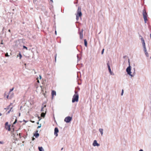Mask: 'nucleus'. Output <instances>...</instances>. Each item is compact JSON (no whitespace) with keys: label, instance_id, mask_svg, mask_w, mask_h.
Returning a JSON list of instances; mask_svg holds the SVG:
<instances>
[{"label":"nucleus","instance_id":"nucleus-1","mask_svg":"<svg viewBox=\"0 0 151 151\" xmlns=\"http://www.w3.org/2000/svg\"><path fill=\"white\" fill-rule=\"evenodd\" d=\"M128 63L129 66L127 67V68L126 69V72H127V74L130 75L131 77H133L134 76L135 73V68H134V71L133 73V74H132V72H131V67L130 65L129 60V59H128Z\"/></svg>","mask_w":151,"mask_h":151},{"label":"nucleus","instance_id":"nucleus-2","mask_svg":"<svg viewBox=\"0 0 151 151\" xmlns=\"http://www.w3.org/2000/svg\"><path fill=\"white\" fill-rule=\"evenodd\" d=\"M75 94L73 96L72 98V103H74L75 102H77L78 101L79 96L78 93V92L75 91Z\"/></svg>","mask_w":151,"mask_h":151},{"label":"nucleus","instance_id":"nucleus-3","mask_svg":"<svg viewBox=\"0 0 151 151\" xmlns=\"http://www.w3.org/2000/svg\"><path fill=\"white\" fill-rule=\"evenodd\" d=\"M142 14L145 23H146V21L147 20V14L146 12V11L145 9H143V10Z\"/></svg>","mask_w":151,"mask_h":151},{"label":"nucleus","instance_id":"nucleus-4","mask_svg":"<svg viewBox=\"0 0 151 151\" xmlns=\"http://www.w3.org/2000/svg\"><path fill=\"white\" fill-rule=\"evenodd\" d=\"M81 8L80 7H78V10H77V14L76 16H78L81 17L82 16V14L81 12Z\"/></svg>","mask_w":151,"mask_h":151},{"label":"nucleus","instance_id":"nucleus-5","mask_svg":"<svg viewBox=\"0 0 151 151\" xmlns=\"http://www.w3.org/2000/svg\"><path fill=\"white\" fill-rule=\"evenodd\" d=\"M72 117L70 116L65 117L64 119V121L66 123H69L72 120Z\"/></svg>","mask_w":151,"mask_h":151},{"label":"nucleus","instance_id":"nucleus-6","mask_svg":"<svg viewBox=\"0 0 151 151\" xmlns=\"http://www.w3.org/2000/svg\"><path fill=\"white\" fill-rule=\"evenodd\" d=\"M140 39L141 41V42L142 44V47H143V49L146 48V47L145 42L143 38L142 37L141 38H140Z\"/></svg>","mask_w":151,"mask_h":151},{"label":"nucleus","instance_id":"nucleus-7","mask_svg":"<svg viewBox=\"0 0 151 151\" xmlns=\"http://www.w3.org/2000/svg\"><path fill=\"white\" fill-rule=\"evenodd\" d=\"M59 130L58 129L57 127H55L54 129V134L56 136H57L58 135V132Z\"/></svg>","mask_w":151,"mask_h":151},{"label":"nucleus","instance_id":"nucleus-8","mask_svg":"<svg viewBox=\"0 0 151 151\" xmlns=\"http://www.w3.org/2000/svg\"><path fill=\"white\" fill-rule=\"evenodd\" d=\"M93 145L94 146H99L100 145L98 143H97V141L96 140H94L93 141Z\"/></svg>","mask_w":151,"mask_h":151},{"label":"nucleus","instance_id":"nucleus-9","mask_svg":"<svg viewBox=\"0 0 151 151\" xmlns=\"http://www.w3.org/2000/svg\"><path fill=\"white\" fill-rule=\"evenodd\" d=\"M144 51L145 55L147 57H148L149 56V54L147 52V50L146 48L145 49H143Z\"/></svg>","mask_w":151,"mask_h":151},{"label":"nucleus","instance_id":"nucleus-10","mask_svg":"<svg viewBox=\"0 0 151 151\" xmlns=\"http://www.w3.org/2000/svg\"><path fill=\"white\" fill-rule=\"evenodd\" d=\"M108 70H109V72L111 74V75H114V73L113 72H112L111 71V68H110V67H108Z\"/></svg>","mask_w":151,"mask_h":151},{"label":"nucleus","instance_id":"nucleus-11","mask_svg":"<svg viewBox=\"0 0 151 151\" xmlns=\"http://www.w3.org/2000/svg\"><path fill=\"white\" fill-rule=\"evenodd\" d=\"M12 119H15V121L13 122V124H15L16 122H17V117L16 116H14L13 118H12Z\"/></svg>","mask_w":151,"mask_h":151},{"label":"nucleus","instance_id":"nucleus-12","mask_svg":"<svg viewBox=\"0 0 151 151\" xmlns=\"http://www.w3.org/2000/svg\"><path fill=\"white\" fill-rule=\"evenodd\" d=\"M34 136L36 138H37L39 136V134L37 132L35 133L34 134Z\"/></svg>","mask_w":151,"mask_h":151},{"label":"nucleus","instance_id":"nucleus-13","mask_svg":"<svg viewBox=\"0 0 151 151\" xmlns=\"http://www.w3.org/2000/svg\"><path fill=\"white\" fill-rule=\"evenodd\" d=\"M103 129H102L100 128L99 129V131L100 132L101 136H102V135L103 134Z\"/></svg>","mask_w":151,"mask_h":151},{"label":"nucleus","instance_id":"nucleus-14","mask_svg":"<svg viewBox=\"0 0 151 151\" xmlns=\"http://www.w3.org/2000/svg\"><path fill=\"white\" fill-rule=\"evenodd\" d=\"M20 135H21V134L20 133H19V134H18L16 132L15 133V134H14V136H15L16 135H17V136H18V137H19L18 138H21Z\"/></svg>","mask_w":151,"mask_h":151},{"label":"nucleus","instance_id":"nucleus-15","mask_svg":"<svg viewBox=\"0 0 151 151\" xmlns=\"http://www.w3.org/2000/svg\"><path fill=\"white\" fill-rule=\"evenodd\" d=\"M38 149L39 151H44V150L42 147H38Z\"/></svg>","mask_w":151,"mask_h":151},{"label":"nucleus","instance_id":"nucleus-16","mask_svg":"<svg viewBox=\"0 0 151 151\" xmlns=\"http://www.w3.org/2000/svg\"><path fill=\"white\" fill-rule=\"evenodd\" d=\"M6 129L8 130L9 131L10 130V125H7L6 127H5Z\"/></svg>","mask_w":151,"mask_h":151},{"label":"nucleus","instance_id":"nucleus-17","mask_svg":"<svg viewBox=\"0 0 151 151\" xmlns=\"http://www.w3.org/2000/svg\"><path fill=\"white\" fill-rule=\"evenodd\" d=\"M52 95L53 96L54 95H56V92L54 91H52Z\"/></svg>","mask_w":151,"mask_h":151},{"label":"nucleus","instance_id":"nucleus-18","mask_svg":"<svg viewBox=\"0 0 151 151\" xmlns=\"http://www.w3.org/2000/svg\"><path fill=\"white\" fill-rule=\"evenodd\" d=\"M84 45L86 47H87V42L86 41V39L84 40Z\"/></svg>","mask_w":151,"mask_h":151},{"label":"nucleus","instance_id":"nucleus-19","mask_svg":"<svg viewBox=\"0 0 151 151\" xmlns=\"http://www.w3.org/2000/svg\"><path fill=\"white\" fill-rule=\"evenodd\" d=\"M46 106V105H45L44 107H42L41 109V111L42 112L44 111V109L45 107Z\"/></svg>","mask_w":151,"mask_h":151},{"label":"nucleus","instance_id":"nucleus-20","mask_svg":"<svg viewBox=\"0 0 151 151\" xmlns=\"http://www.w3.org/2000/svg\"><path fill=\"white\" fill-rule=\"evenodd\" d=\"M45 115V114L44 112H42L41 114V116L42 117H44Z\"/></svg>","mask_w":151,"mask_h":151},{"label":"nucleus","instance_id":"nucleus-21","mask_svg":"<svg viewBox=\"0 0 151 151\" xmlns=\"http://www.w3.org/2000/svg\"><path fill=\"white\" fill-rule=\"evenodd\" d=\"M107 66L108 68L110 67V63L109 61H108L107 63Z\"/></svg>","mask_w":151,"mask_h":151},{"label":"nucleus","instance_id":"nucleus-22","mask_svg":"<svg viewBox=\"0 0 151 151\" xmlns=\"http://www.w3.org/2000/svg\"><path fill=\"white\" fill-rule=\"evenodd\" d=\"M14 89V88L13 87L12 88V89H11L10 90V91H9V94H10V93H11V92L13 91V90Z\"/></svg>","mask_w":151,"mask_h":151},{"label":"nucleus","instance_id":"nucleus-23","mask_svg":"<svg viewBox=\"0 0 151 151\" xmlns=\"http://www.w3.org/2000/svg\"><path fill=\"white\" fill-rule=\"evenodd\" d=\"M10 106H11V105H9L8 106H7V107L6 108H4V109H6V110L9 109Z\"/></svg>","mask_w":151,"mask_h":151},{"label":"nucleus","instance_id":"nucleus-24","mask_svg":"<svg viewBox=\"0 0 151 151\" xmlns=\"http://www.w3.org/2000/svg\"><path fill=\"white\" fill-rule=\"evenodd\" d=\"M83 30L82 29V30L79 32V35L83 34Z\"/></svg>","mask_w":151,"mask_h":151},{"label":"nucleus","instance_id":"nucleus-25","mask_svg":"<svg viewBox=\"0 0 151 151\" xmlns=\"http://www.w3.org/2000/svg\"><path fill=\"white\" fill-rule=\"evenodd\" d=\"M80 38L81 39H82L83 38V34L80 35Z\"/></svg>","mask_w":151,"mask_h":151},{"label":"nucleus","instance_id":"nucleus-26","mask_svg":"<svg viewBox=\"0 0 151 151\" xmlns=\"http://www.w3.org/2000/svg\"><path fill=\"white\" fill-rule=\"evenodd\" d=\"M10 94H11V95L9 96V97H10L11 98H12L13 97L14 94L13 93H11L9 95H10Z\"/></svg>","mask_w":151,"mask_h":151},{"label":"nucleus","instance_id":"nucleus-27","mask_svg":"<svg viewBox=\"0 0 151 151\" xmlns=\"http://www.w3.org/2000/svg\"><path fill=\"white\" fill-rule=\"evenodd\" d=\"M80 17L76 16V19L77 21H78L79 19V17Z\"/></svg>","mask_w":151,"mask_h":151},{"label":"nucleus","instance_id":"nucleus-28","mask_svg":"<svg viewBox=\"0 0 151 151\" xmlns=\"http://www.w3.org/2000/svg\"><path fill=\"white\" fill-rule=\"evenodd\" d=\"M23 49H26V50H27V48L25 46H23Z\"/></svg>","mask_w":151,"mask_h":151},{"label":"nucleus","instance_id":"nucleus-29","mask_svg":"<svg viewBox=\"0 0 151 151\" xmlns=\"http://www.w3.org/2000/svg\"><path fill=\"white\" fill-rule=\"evenodd\" d=\"M5 127H6L7 126V125H8V122H6L5 123Z\"/></svg>","mask_w":151,"mask_h":151},{"label":"nucleus","instance_id":"nucleus-30","mask_svg":"<svg viewBox=\"0 0 151 151\" xmlns=\"http://www.w3.org/2000/svg\"><path fill=\"white\" fill-rule=\"evenodd\" d=\"M5 56L6 57H8V56H9V55H8V53L7 52L5 54Z\"/></svg>","mask_w":151,"mask_h":151},{"label":"nucleus","instance_id":"nucleus-31","mask_svg":"<svg viewBox=\"0 0 151 151\" xmlns=\"http://www.w3.org/2000/svg\"><path fill=\"white\" fill-rule=\"evenodd\" d=\"M19 58H20V59H21V58L22 57V55L20 53H19Z\"/></svg>","mask_w":151,"mask_h":151},{"label":"nucleus","instance_id":"nucleus-32","mask_svg":"<svg viewBox=\"0 0 151 151\" xmlns=\"http://www.w3.org/2000/svg\"><path fill=\"white\" fill-rule=\"evenodd\" d=\"M123 93H124V90H122V93H121V95L122 96L123 95Z\"/></svg>","mask_w":151,"mask_h":151},{"label":"nucleus","instance_id":"nucleus-33","mask_svg":"<svg viewBox=\"0 0 151 151\" xmlns=\"http://www.w3.org/2000/svg\"><path fill=\"white\" fill-rule=\"evenodd\" d=\"M104 51V49H103L101 51V54L102 55L103 54Z\"/></svg>","mask_w":151,"mask_h":151},{"label":"nucleus","instance_id":"nucleus-34","mask_svg":"<svg viewBox=\"0 0 151 151\" xmlns=\"http://www.w3.org/2000/svg\"><path fill=\"white\" fill-rule=\"evenodd\" d=\"M11 111V109H10V110H9V111L7 112V114H9V113H10V111Z\"/></svg>","mask_w":151,"mask_h":151},{"label":"nucleus","instance_id":"nucleus-35","mask_svg":"<svg viewBox=\"0 0 151 151\" xmlns=\"http://www.w3.org/2000/svg\"><path fill=\"white\" fill-rule=\"evenodd\" d=\"M35 139L34 137H32V140L33 141V140H34Z\"/></svg>","mask_w":151,"mask_h":151},{"label":"nucleus","instance_id":"nucleus-36","mask_svg":"<svg viewBox=\"0 0 151 151\" xmlns=\"http://www.w3.org/2000/svg\"><path fill=\"white\" fill-rule=\"evenodd\" d=\"M41 127V125H40V126H38L37 128H40Z\"/></svg>","mask_w":151,"mask_h":151},{"label":"nucleus","instance_id":"nucleus-37","mask_svg":"<svg viewBox=\"0 0 151 151\" xmlns=\"http://www.w3.org/2000/svg\"><path fill=\"white\" fill-rule=\"evenodd\" d=\"M139 37L140 39V38H141L142 37L140 35H139Z\"/></svg>","mask_w":151,"mask_h":151},{"label":"nucleus","instance_id":"nucleus-38","mask_svg":"<svg viewBox=\"0 0 151 151\" xmlns=\"http://www.w3.org/2000/svg\"><path fill=\"white\" fill-rule=\"evenodd\" d=\"M0 144H3V142H1V141H0Z\"/></svg>","mask_w":151,"mask_h":151},{"label":"nucleus","instance_id":"nucleus-39","mask_svg":"<svg viewBox=\"0 0 151 151\" xmlns=\"http://www.w3.org/2000/svg\"><path fill=\"white\" fill-rule=\"evenodd\" d=\"M39 77H40V79H41V78H42L41 76V75H39Z\"/></svg>","mask_w":151,"mask_h":151},{"label":"nucleus","instance_id":"nucleus-40","mask_svg":"<svg viewBox=\"0 0 151 151\" xmlns=\"http://www.w3.org/2000/svg\"><path fill=\"white\" fill-rule=\"evenodd\" d=\"M9 95H7V96H6V98H7V99H8V97H9Z\"/></svg>","mask_w":151,"mask_h":151},{"label":"nucleus","instance_id":"nucleus-41","mask_svg":"<svg viewBox=\"0 0 151 151\" xmlns=\"http://www.w3.org/2000/svg\"><path fill=\"white\" fill-rule=\"evenodd\" d=\"M40 117L39 116H38V118L39 119V121H40V119H40Z\"/></svg>","mask_w":151,"mask_h":151},{"label":"nucleus","instance_id":"nucleus-42","mask_svg":"<svg viewBox=\"0 0 151 151\" xmlns=\"http://www.w3.org/2000/svg\"><path fill=\"white\" fill-rule=\"evenodd\" d=\"M139 151H143V150L142 149H140L139 150Z\"/></svg>","mask_w":151,"mask_h":151},{"label":"nucleus","instance_id":"nucleus-43","mask_svg":"<svg viewBox=\"0 0 151 151\" xmlns=\"http://www.w3.org/2000/svg\"><path fill=\"white\" fill-rule=\"evenodd\" d=\"M126 56H123V58H126Z\"/></svg>","mask_w":151,"mask_h":151},{"label":"nucleus","instance_id":"nucleus-44","mask_svg":"<svg viewBox=\"0 0 151 151\" xmlns=\"http://www.w3.org/2000/svg\"><path fill=\"white\" fill-rule=\"evenodd\" d=\"M37 124H39V121L37 122Z\"/></svg>","mask_w":151,"mask_h":151},{"label":"nucleus","instance_id":"nucleus-45","mask_svg":"<svg viewBox=\"0 0 151 151\" xmlns=\"http://www.w3.org/2000/svg\"><path fill=\"white\" fill-rule=\"evenodd\" d=\"M77 58H78V55H77Z\"/></svg>","mask_w":151,"mask_h":151},{"label":"nucleus","instance_id":"nucleus-46","mask_svg":"<svg viewBox=\"0 0 151 151\" xmlns=\"http://www.w3.org/2000/svg\"><path fill=\"white\" fill-rule=\"evenodd\" d=\"M37 82L38 83H39V80H37Z\"/></svg>","mask_w":151,"mask_h":151},{"label":"nucleus","instance_id":"nucleus-47","mask_svg":"<svg viewBox=\"0 0 151 151\" xmlns=\"http://www.w3.org/2000/svg\"><path fill=\"white\" fill-rule=\"evenodd\" d=\"M55 34L56 35V34H57V32H56V30L55 31Z\"/></svg>","mask_w":151,"mask_h":151},{"label":"nucleus","instance_id":"nucleus-48","mask_svg":"<svg viewBox=\"0 0 151 151\" xmlns=\"http://www.w3.org/2000/svg\"><path fill=\"white\" fill-rule=\"evenodd\" d=\"M12 107H11L10 108V109H11V111H12Z\"/></svg>","mask_w":151,"mask_h":151},{"label":"nucleus","instance_id":"nucleus-49","mask_svg":"<svg viewBox=\"0 0 151 151\" xmlns=\"http://www.w3.org/2000/svg\"><path fill=\"white\" fill-rule=\"evenodd\" d=\"M3 44V43L2 42H1V43H0V44Z\"/></svg>","mask_w":151,"mask_h":151},{"label":"nucleus","instance_id":"nucleus-50","mask_svg":"<svg viewBox=\"0 0 151 151\" xmlns=\"http://www.w3.org/2000/svg\"><path fill=\"white\" fill-rule=\"evenodd\" d=\"M20 113H19V116H20Z\"/></svg>","mask_w":151,"mask_h":151},{"label":"nucleus","instance_id":"nucleus-51","mask_svg":"<svg viewBox=\"0 0 151 151\" xmlns=\"http://www.w3.org/2000/svg\"><path fill=\"white\" fill-rule=\"evenodd\" d=\"M2 115V114L0 113V116H1Z\"/></svg>","mask_w":151,"mask_h":151},{"label":"nucleus","instance_id":"nucleus-52","mask_svg":"<svg viewBox=\"0 0 151 151\" xmlns=\"http://www.w3.org/2000/svg\"><path fill=\"white\" fill-rule=\"evenodd\" d=\"M32 123H34L35 122L34 121H32Z\"/></svg>","mask_w":151,"mask_h":151},{"label":"nucleus","instance_id":"nucleus-53","mask_svg":"<svg viewBox=\"0 0 151 151\" xmlns=\"http://www.w3.org/2000/svg\"><path fill=\"white\" fill-rule=\"evenodd\" d=\"M55 60H56V56H55Z\"/></svg>","mask_w":151,"mask_h":151},{"label":"nucleus","instance_id":"nucleus-54","mask_svg":"<svg viewBox=\"0 0 151 151\" xmlns=\"http://www.w3.org/2000/svg\"><path fill=\"white\" fill-rule=\"evenodd\" d=\"M8 31H9V32H10V29H9L8 30Z\"/></svg>","mask_w":151,"mask_h":151},{"label":"nucleus","instance_id":"nucleus-55","mask_svg":"<svg viewBox=\"0 0 151 151\" xmlns=\"http://www.w3.org/2000/svg\"><path fill=\"white\" fill-rule=\"evenodd\" d=\"M50 1H52V2H53L52 0H50Z\"/></svg>","mask_w":151,"mask_h":151},{"label":"nucleus","instance_id":"nucleus-56","mask_svg":"<svg viewBox=\"0 0 151 151\" xmlns=\"http://www.w3.org/2000/svg\"><path fill=\"white\" fill-rule=\"evenodd\" d=\"M36 1V0H33V1H34H34Z\"/></svg>","mask_w":151,"mask_h":151},{"label":"nucleus","instance_id":"nucleus-57","mask_svg":"<svg viewBox=\"0 0 151 151\" xmlns=\"http://www.w3.org/2000/svg\"><path fill=\"white\" fill-rule=\"evenodd\" d=\"M63 149V148H62V149H61V150H62Z\"/></svg>","mask_w":151,"mask_h":151},{"label":"nucleus","instance_id":"nucleus-58","mask_svg":"<svg viewBox=\"0 0 151 151\" xmlns=\"http://www.w3.org/2000/svg\"><path fill=\"white\" fill-rule=\"evenodd\" d=\"M150 58H151V57H150Z\"/></svg>","mask_w":151,"mask_h":151}]
</instances>
